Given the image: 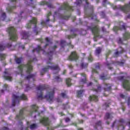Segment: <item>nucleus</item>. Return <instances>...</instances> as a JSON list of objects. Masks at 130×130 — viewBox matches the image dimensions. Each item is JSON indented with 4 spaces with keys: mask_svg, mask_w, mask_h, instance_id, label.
I'll return each instance as SVG.
<instances>
[{
    "mask_svg": "<svg viewBox=\"0 0 130 130\" xmlns=\"http://www.w3.org/2000/svg\"><path fill=\"white\" fill-rule=\"evenodd\" d=\"M61 17L62 18V19H63V20H68V19H69V18H70V16L62 15L61 16Z\"/></svg>",
    "mask_w": 130,
    "mask_h": 130,
    "instance_id": "44",
    "label": "nucleus"
},
{
    "mask_svg": "<svg viewBox=\"0 0 130 130\" xmlns=\"http://www.w3.org/2000/svg\"><path fill=\"white\" fill-rule=\"evenodd\" d=\"M81 68H82V69H86V68H87V67H88V63L82 62L81 64Z\"/></svg>",
    "mask_w": 130,
    "mask_h": 130,
    "instance_id": "38",
    "label": "nucleus"
},
{
    "mask_svg": "<svg viewBox=\"0 0 130 130\" xmlns=\"http://www.w3.org/2000/svg\"><path fill=\"white\" fill-rule=\"evenodd\" d=\"M88 60H89V61H92L93 60V58L92 57V56L91 55H90L88 57Z\"/></svg>",
    "mask_w": 130,
    "mask_h": 130,
    "instance_id": "51",
    "label": "nucleus"
},
{
    "mask_svg": "<svg viewBox=\"0 0 130 130\" xmlns=\"http://www.w3.org/2000/svg\"><path fill=\"white\" fill-rule=\"evenodd\" d=\"M105 91H110V89H111V85L110 84H105V87L104 88Z\"/></svg>",
    "mask_w": 130,
    "mask_h": 130,
    "instance_id": "29",
    "label": "nucleus"
},
{
    "mask_svg": "<svg viewBox=\"0 0 130 130\" xmlns=\"http://www.w3.org/2000/svg\"><path fill=\"white\" fill-rule=\"evenodd\" d=\"M45 89V86L44 85H40L37 87V96L38 100H42L44 98H46L48 101L51 103L53 101V95L54 94V89H52L49 91L48 94L45 95V98L42 95V91Z\"/></svg>",
    "mask_w": 130,
    "mask_h": 130,
    "instance_id": "3",
    "label": "nucleus"
},
{
    "mask_svg": "<svg viewBox=\"0 0 130 130\" xmlns=\"http://www.w3.org/2000/svg\"><path fill=\"white\" fill-rule=\"evenodd\" d=\"M37 58H34L32 60L29 61L27 64H21L18 66V75H21L22 78H24L25 75H24V72L28 75L27 76L25 77L26 80H27L29 81V85H26L25 86V91H28L30 90L32 87H34V84L31 83V82H34L35 80V75L31 74V71H32V64L31 62L33 61H37Z\"/></svg>",
    "mask_w": 130,
    "mask_h": 130,
    "instance_id": "1",
    "label": "nucleus"
},
{
    "mask_svg": "<svg viewBox=\"0 0 130 130\" xmlns=\"http://www.w3.org/2000/svg\"><path fill=\"white\" fill-rule=\"evenodd\" d=\"M37 23V20L36 18H32V20L29 21V23L26 24V28L29 29L31 28V26H34V32L35 35H37L38 32H39V28H37L36 27V24Z\"/></svg>",
    "mask_w": 130,
    "mask_h": 130,
    "instance_id": "7",
    "label": "nucleus"
},
{
    "mask_svg": "<svg viewBox=\"0 0 130 130\" xmlns=\"http://www.w3.org/2000/svg\"><path fill=\"white\" fill-rule=\"evenodd\" d=\"M84 92V90H79L77 92V95L78 97H82L83 93Z\"/></svg>",
    "mask_w": 130,
    "mask_h": 130,
    "instance_id": "32",
    "label": "nucleus"
},
{
    "mask_svg": "<svg viewBox=\"0 0 130 130\" xmlns=\"http://www.w3.org/2000/svg\"><path fill=\"white\" fill-rule=\"evenodd\" d=\"M81 76L84 77L83 79L81 80L82 84H85L86 83V75L85 74H81Z\"/></svg>",
    "mask_w": 130,
    "mask_h": 130,
    "instance_id": "31",
    "label": "nucleus"
},
{
    "mask_svg": "<svg viewBox=\"0 0 130 130\" xmlns=\"http://www.w3.org/2000/svg\"><path fill=\"white\" fill-rule=\"evenodd\" d=\"M3 130H9V128H8V127H4L3 128Z\"/></svg>",
    "mask_w": 130,
    "mask_h": 130,
    "instance_id": "63",
    "label": "nucleus"
},
{
    "mask_svg": "<svg viewBox=\"0 0 130 130\" xmlns=\"http://www.w3.org/2000/svg\"><path fill=\"white\" fill-rule=\"evenodd\" d=\"M7 32L9 34L10 39L12 41H16L18 39L17 34L16 33V29L15 27L11 26L7 29Z\"/></svg>",
    "mask_w": 130,
    "mask_h": 130,
    "instance_id": "8",
    "label": "nucleus"
},
{
    "mask_svg": "<svg viewBox=\"0 0 130 130\" xmlns=\"http://www.w3.org/2000/svg\"><path fill=\"white\" fill-rule=\"evenodd\" d=\"M113 116H112V114H110L109 113H107L106 115H105V118L106 119H111V118H112Z\"/></svg>",
    "mask_w": 130,
    "mask_h": 130,
    "instance_id": "30",
    "label": "nucleus"
},
{
    "mask_svg": "<svg viewBox=\"0 0 130 130\" xmlns=\"http://www.w3.org/2000/svg\"><path fill=\"white\" fill-rule=\"evenodd\" d=\"M106 3H107V0H103V5H105V4H106Z\"/></svg>",
    "mask_w": 130,
    "mask_h": 130,
    "instance_id": "58",
    "label": "nucleus"
},
{
    "mask_svg": "<svg viewBox=\"0 0 130 130\" xmlns=\"http://www.w3.org/2000/svg\"><path fill=\"white\" fill-rule=\"evenodd\" d=\"M63 108L64 109H68V108H70V106L68 104L63 105Z\"/></svg>",
    "mask_w": 130,
    "mask_h": 130,
    "instance_id": "50",
    "label": "nucleus"
},
{
    "mask_svg": "<svg viewBox=\"0 0 130 130\" xmlns=\"http://www.w3.org/2000/svg\"><path fill=\"white\" fill-rule=\"evenodd\" d=\"M124 51V50H123V49H122V48H119L118 51L115 53V57H117L119 53H122Z\"/></svg>",
    "mask_w": 130,
    "mask_h": 130,
    "instance_id": "24",
    "label": "nucleus"
},
{
    "mask_svg": "<svg viewBox=\"0 0 130 130\" xmlns=\"http://www.w3.org/2000/svg\"><path fill=\"white\" fill-rule=\"evenodd\" d=\"M123 40H127L129 38H130V33L127 31H126L125 34L123 35Z\"/></svg>",
    "mask_w": 130,
    "mask_h": 130,
    "instance_id": "25",
    "label": "nucleus"
},
{
    "mask_svg": "<svg viewBox=\"0 0 130 130\" xmlns=\"http://www.w3.org/2000/svg\"><path fill=\"white\" fill-rule=\"evenodd\" d=\"M6 18H7L6 13L3 12L1 15V20H2V21H5V20H6Z\"/></svg>",
    "mask_w": 130,
    "mask_h": 130,
    "instance_id": "33",
    "label": "nucleus"
},
{
    "mask_svg": "<svg viewBox=\"0 0 130 130\" xmlns=\"http://www.w3.org/2000/svg\"><path fill=\"white\" fill-rule=\"evenodd\" d=\"M6 58V54L0 53V58H1V60H3Z\"/></svg>",
    "mask_w": 130,
    "mask_h": 130,
    "instance_id": "40",
    "label": "nucleus"
},
{
    "mask_svg": "<svg viewBox=\"0 0 130 130\" xmlns=\"http://www.w3.org/2000/svg\"><path fill=\"white\" fill-rule=\"evenodd\" d=\"M120 97H121V98H123L124 97V95H123V94H120Z\"/></svg>",
    "mask_w": 130,
    "mask_h": 130,
    "instance_id": "64",
    "label": "nucleus"
},
{
    "mask_svg": "<svg viewBox=\"0 0 130 130\" xmlns=\"http://www.w3.org/2000/svg\"><path fill=\"white\" fill-rule=\"evenodd\" d=\"M35 128H37V124H32L30 126V129L31 130L35 129Z\"/></svg>",
    "mask_w": 130,
    "mask_h": 130,
    "instance_id": "35",
    "label": "nucleus"
},
{
    "mask_svg": "<svg viewBox=\"0 0 130 130\" xmlns=\"http://www.w3.org/2000/svg\"><path fill=\"white\" fill-rule=\"evenodd\" d=\"M21 60H22V59H21V58H17L16 59V63H20Z\"/></svg>",
    "mask_w": 130,
    "mask_h": 130,
    "instance_id": "45",
    "label": "nucleus"
},
{
    "mask_svg": "<svg viewBox=\"0 0 130 130\" xmlns=\"http://www.w3.org/2000/svg\"><path fill=\"white\" fill-rule=\"evenodd\" d=\"M82 4L83 5H85L84 6L85 10L87 9V8H89V3H88V1L87 0L77 1L76 3V5L77 7H81V6H82Z\"/></svg>",
    "mask_w": 130,
    "mask_h": 130,
    "instance_id": "11",
    "label": "nucleus"
},
{
    "mask_svg": "<svg viewBox=\"0 0 130 130\" xmlns=\"http://www.w3.org/2000/svg\"><path fill=\"white\" fill-rule=\"evenodd\" d=\"M101 50H102L101 48H100V47L97 48L95 50V54L96 55H98V54H99L100 53H101Z\"/></svg>",
    "mask_w": 130,
    "mask_h": 130,
    "instance_id": "34",
    "label": "nucleus"
},
{
    "mask_svg": "<svg viewBox=\"0 0 130 130\" xmlns=\"http://www.w3.org/2000/svg\"><path fill=\"white\" fill-rule=\"evenodd\" d=\"M124 124H125L124 120L122 119H121L119 122L118 130H124Z\"/></svg>",
    "mask_w": 130,
    "mask_h": 130,
    "instance_id": "16",
    "label": "nucleus"
},
{
    "mask_svg": "<svg viewBox=\"0 0 130 130\" xmlns=\"http://www.w3.org/2000/svg\"><path fill=\"white\" fill-rule=\"evenodd\" d=\"M119 80L123 81L122 85L124 89L127 91L130 90V83L128 78H126V73H123V75L118 77Z\"/></svg>",
    "mask_w": 130,
    "mask_h": 130,
    "instance_id": "5",
    "label": "nucleus"
},
{
    "mask_svg": "<svg viewBox=\"0 0 130 130\" xmlns=\"http://www.w3.org/2000/svg\"><path fill=\"white\" fill-rule=\"evenodd\" d=\"M15 8H16V7L13 6V7H11V8L7 9V10L8 12H9V13H11L13 9H15Z\"/></svg>",
    "mask_w": 130,
    "mask_h": 130,
    "instance_id": "42",
    "label": "nucleus"
},
{
    "mask_svg": "<svg viewBox=\"0 0 130 130\" xmlns=\"http://www.w3.org/2000/svg\"><path fill=\"white\" fill-rule=\"evenodd\" d=\"M61 95L62 98H68V95H67V94L65 93H62Z\"/></svg>",
    "mask_w": 130,
    "mask_h": 130,
    "instance_id": "49",
    "label": "nucleus"
},
{
    "mask_svg": "<svg viewBox=\"0 0 130 130\" xmlns=\"http://www.w3.org/2000/svg\"><path fill=\"white\" fill-rule=\"evenodd\" d=\"M43 112L42 111L41 112L38 111V107L34 105L31 106V110L30 111L29 115L35 118L36 117V115H39L40 113H42Z\"/></svg>",
    "mask_w": 130,
    "mask_h": 130,
    "instance_id": "10",
    "label": "nucleus"
},
{
    "mask_svg": "<svg viewBox=\"0 0 130 130\" xmlns=\"http://www.w3.org/2000/svg\"><path fill=\"white\" fill-rule=\"evenodd\" d=\"M21 35L22 39H27L29 37V33L28 32L23 31Z\"/></svg>",
    "mask_w": 130,
    "mask_h": 130,
    "instance_id": "23",
    "label": "nucleus"
},
{
    "mask_svg": "<svg viewBox=\"0 0 130 130\" xmlns=\"http://www.w3.org/2000/svg\"><path fill=\"white\" fill-rule=\"evenodd\" d=\"M24 112V110H21L19 113V115H17V119H24V117L23 116V113Z\"/></svg>",
    "mask_w": 130,
    "mask_h": 130,
    "instance_id": "22",
    "label": "nucleus"
},
{
    "mask_svg": "<svg viewBox=\"0 0 130 130\" xmlns=\"http://www.w3.org/2000/svg\"><path fill=\"white\" fill-rule=\"evenodd\" d=\"M100 16L102 18H104L105 17V13L103 12H101L100 13Z\"/></svg>",
    "mask_w": 130,
    "mask_h": 130,
    "instance_id": "48",
    "label": "nucleus"
},
{
    "mask_svg": "<svg viewBox=\"0 0 130 130\" xmlns=\"http://www.w3.org/2000/svg\"><path fill=\"white\" fill-rule=\"evenodd\" d=\"M59 10H66V11H74L73 7L70 6L68 3H64Z\"/></svg>",
    "mask_w": 130,
    "mask_h": 130,
    "instance_id": "13",
    "label": "nucleus"
},
{
    "mask_svg": "<svg viewBox=\"0 0 130 130\" xmlns=\"http://www.w3.org/2000/svg\"><path fill=\"white\" fill-rule=\"evenodd\" d=\"M94 128L96 129H101L102 128V125L101 123V121H99L96 123H95V125H94Z\"/></svg>",
    "mask_w": 130,
    "mask_h": 130,
    "instance_id": "20",
    "label": "nucleus"
},
{
    "mask_svg": "<svg viewBox=\"0 0 130 130\" xmlns=\"http://www.w3.org/2000/svg\"><path fill=\"white\" fill-rule=\"evenodd\" d=\"M46 41L48 42V43H51L50 40H49L48 38H46Z\"/></svg>",
    "mask_w": 130,
    "mask_h": 130,
    "instance_id": "54",
    "label": "nucleus"
},
{
    "mask_svg": "<svg viewBox=\"0 0 130 130\" xmlns=\"http://www.w3.org/2000/svg\"><path fill=\"white\" fill-rule=\"evenodd\" d=\"M4 88L5 89V90H7V89H8V85L7 84H5L4 85Z\"/></svg>",
    "mask_w": 130,
    "mask_h": 130,
    "instance_id": "55",
    "label": "nucleus"
},
{
    "mask_svg": "<svg viewBox=\"0 0 130 130\" xmlns=\"http://www.w3.org/2000/svg\"><path fill=\"white\" fill-rule=\"evenodd\" d=\"M93 91H95V92H99V91H100V90H101V86H98V89H96L95 88H93Z\"/></svg>",
    "mask_w": 130,
    "mask_h": 130,
    "instance_id": "43",
    "label": "nucleus"
},
{
    "mask_svg": "<svg viewBox=\"0 0 130 130\" xmlns=\"http://www.w3.org/2000/svg\"><path fill=\"white\" fill-rule=\"evenodd\" d=\"M40 122L44 124V125H49L50 121L48 119V118L45 117L40 120Z\"/></svg>",
    "mask_w": 130,
    "mask_h": 130,
    "instance_id": "15",
    "label": "nucleus"
},
{
    "mask_svg": "<svg viewBox=\"0 0 130 130\" xmlns=\"http://www.w3.org/2000/svg\"><path fill=\"white\" fill-rule=\"evenodd\" d=\"M103 32H106V29L104 27H102Z\"/></svg>",
    "mask_w": 130,
    "mask_h": 130,
    "instance_id": "62",
    "label": "nucleus"
},
{
    "mask_svg": "<svg viewBox=\"0 0 130 130\" xmlns=\"http://www.w3.org/2000/svg\"><path fill=\"white\" fill-rule=\"evenodd\" d=\"M98 70H100V67L99 66L95 67V69L92 70V73H96L97 74V73H98V71H97Z\"/></svg>",
    "mask_w": 130,
    "mask_h": 130,
    "instance_id": "39",
    "label": "nucleus"
},
{
    "mask_svg": "<svg viewBox=\"0 0 130 130\" xmlns=\"http://www.w3.org/2000/svg\"><path fill=\"white\" fill-rule=\"evenodd\" d=\"M86 17H87L88 18H91V20H94L95 21H97V17L93 13H90V14L86 15Z\"/></svg>",
    "mask_w": 130,
    "mask_h": 130,
    "instance_id": "21",
    "label": "nucleus"
},
{
    "mask_svg": "<svg viewBox=\"0 0 130 130\" xmlns=\"http://www.w3.org/2000/svg\"><path fill=\"white\" fill-rule=\"evenodd\" d=\"M41 6H44V5H46L48 8H52V5L51 4H49L48 2H42L40 3Z\"/></svg>",
    "mask_w": 130,
    "mask_h": 130,
    "instance_id": "26",
    "label": "nucleus"
},
{
    "mask_svg": "<svg viewBox=\"0 0 130 130\" xmlns=\"http://www.w3.org/2000/svg\"><path fill=\"white\" fill-rule=\"evenodd\" d=\"M35 51H37V52H40V51H42L43 53L44 54V52H45V51H44V49H43L40 47V46H38V47L32 50V52H34Z\"/></svg>",
    "mask_w": 130,
    "mask_h": 130,
    "instance_id": "19",
    "label": "nucleus"
},
{
    "mask_svg": "<svg viewBox=\"0 0 130 130\" xmlns=\"http://www.w3.org/2000/svg\"><path fill=\"white\" fill-rule=\"evenodd\" d=\"M22 14H23V12H21L20 13V15H19L18 17L15 18L14 21L16 23V24H18V23H19V22H20L21 21V19L22 18L21 16H22Z\"/></svg>",
    "mask_w": 130,
    "mask_h": 130,
    "instance_id": "27",
    "label": "nucleus"
},
{
    "mask_svg": "<svg viewBox=\"0 0 130 130\" xmlns=\"http://www.w3.org/2000/svg\"><path fill=\"white\" fill-rule=\"evenodd\" d=\"M65 120H66V122H69V121H70V119L69 118H66Z\"/></svg>",
    "mask_w": 130,
    "mask_h": 130,
    "instance_id": "57",
    "label": "nucleus"
},
{
    "mask_svg": "<svg viewBox=\"0 0 130 130\" xmlns=\"http://www.w3.org/2000/svg\"><path fill=\"white\" fill-rule=\"evenodd\" d=\"M56 48V46H54L53 47H50L49 48L50 52L48 53V55L49 56L48 61L47 62V66L43 68L41 71V76H43L46 72H48V70H52L53 71V74H57L59 72V67L57 65L53 66L52 62H51V59H52V55H53V51L54 49Z\"/></svg>",
    "mask_w": 130,
    "mask_h": 130,
    "instance_id": "2",
    "label": "nucleus"
},
{
    "mask_svg": "<svg viewBox=\"0 0 130 130\" xmlns=\"http://www.w3.org/2000/svg\"><path fill=\"white\" fill-rule=\"evenodd\" d=\"M100 79L101 80H106V77H105V76H100Z\"/></svg>",
    "mask_w": 130,
    "mask_h": 130,
    "instance_id": "53",
    "label": "nucleus"
},
{
    "mask_svg": "<svg viewBox=\"0 0 130 130\" xmlns=\"http://www.w3.org/2000/svg\"><path fill=\"white\" fill-rule=\"evenodd\" d=\"M129 103H130V98H129L128 99V103H127L128 106H129Z\"/></svg>",
    "mask_w": 130,
    "mask_h": 130,
    "instance_id": "61",
    "label": "nucleus"
},
{
    "mask_svg": "<svg viewBox=\"0 0 130 130\" xmlns=\"http://www.w3.org/2000/svg\"><path fill=\"white\" fill-rule=\"evenodd\" d=\"M79 59V56L76 52H72L70 56H69L70 60H77Z\"/></svg>",
    "mask_w": 130,
    "mask_h": 130,
    "instance_id": "14",
    "label": "nucleus"
},
{
    "mask_svg": "<svg viewBox=\"0 0 130 130\" xmlns=\"http://www.w3.org/2000/svg\"><path fill=\"white\" fill-rule=\"evenodd\" d=\"M88 29H90L91 32L94 34V41H97L96 38H101V37L99 35V28L97 26H89Z\"/></svg>",
    "mask_w": 130,
    "mask_h": 130,
    "instance_id": "9",
    "label": "nucleus"
},
{
    "mask_svg": "<svg viewBox=\"0 0 130 130\" xmlns=\"http://www.w3.org/2000/svg\"><path fill=\"white\" fill-rule=\"evenodd\" d=\"M4 78L5 79V80H7L8 81H12V76H11V74H10L9 69L6 70L4 72Z\"/></svg>",
    "mask_w": 130,
    "mask_h": 130,
    "instance_id": "12",
    "label": "nucleus"
},
{
    "mask_svg": "<svg viewBox=\"0 0 130 130\" xmlns=\"http://www.w3.org/2000/svg\"><path fill=\"white\" fill-rule=\"evenodd\" d=\"M12 106L18 104L20 100H26L27 96L25 94L20 95L19 93H14L12 96Z\"/></svg>",
    "mask_w": 130,
    "mask_h": 130,
    "instance_id": "4",
    "label": "nucleus"
},
{
    "mask_svg": "<svg viewBox=\"0 0 130 130\" xmlns=\"http://www.w3.org/2000/svg\"><path fill=\"white\" fill-rule=\"evenodd\" d=\"M71 80L70 78H68L66 79V84L68 87H70L71 86Z\"/></svg>",
    "mask_w": 130,
    "mask_h": 130,
    "instance_id": "37",
    "label": "nucleus"
},
{
    "mask_svg": "<svg viewBox=\"0 0 130 130\" xmlns=\"http://www.w3.org/2000/svg\"><path fill=\"white\" fill-rule=\"evenodd\" d=\"M56 127H52L51 126H49L47 127L48 129L47 130H53L54 128H55Z\"/></svg>",
    "mask_w": 130,
    "mask_h": 130,
    "instance_id": "47",
    "label": "nucleus"
},
{
    "mask_svg": "<svg viewBox=\"0 0 130 130\" xmlns=\"http://www.w3.org/2000/svg\"><path fill=\"white\" fill-rule=\"evenodd\" d=\"M19 47L22 48V49H24V48H25V47L24 46V45H18Z\"/></svg>",
    "mask_w": 130,
    "mask_h": 130,
    "instance_id": "59",
    "label": "nucleus"
},
{
    "mask_svg": "<svg viewBox=\"0 0 130 130\" xmlns=\"http://www.w3.org/2000/svg\"><path fill=\"white\" fill-rule=\"evenodd\" d=\"M89 100L90 101H95L96 102L98 101V97L96 95L90 96Z\"/></svg>",
    "mask_w": 130,
    "mask_h": 130,
    "instance_id": "28",
    "label": "nucleus"
},
{
    "mask_svg": "<svg viewBox=\"0 0 130 130\" xmlns=\"http://www.w3.org/2000/svg\"><path fill=\"white\" fill-rule=\"evenodd\" d=\"M113 63L114 64H118L119 66H123V63L122 62L117 61V62H113Z\"/></svg>",
    "mask_w": 130,
    "mask_h": 130,
    "instance_id": "41",
    "label": "nucleus"
},
{
    "mask_svg": "<svg viewBox=\"0 0 130 130\" xmlns=\"http://www.w3.org/2000/svg\"><path fill=\"white\" fill-rule=\"evenodd\" d=\"M60 44H61V46L62 47H63V46L66 45V41H64V40L61 41Z\"/></svg>",
    "mask_w": 130,
    "mask_h": 130,
    "instance_id": "46",
    "label": "nucleus"
},
{
    "mask_svg": "<svg viewBox=\"0 0 130 130\" xmlns=\"http://www.w3.org/2000/svg\"><path fill=\"white\" fill-rule=\"evenodd\" d=\"M46 25V22L45 21H43L41 23V26H45Z\"/></svg>",
    "mask_w": 130,
    "mask_h": 130,
    "instance_id": "52",
    "label": "nucleus"
},
{
    "mask_svg": "<svg viewBox=\"0 0 130 130\" xmlns=\"http://www.w3.org/2000/svg\"><path fill=\"white\" fill-rule=\"evenodd\" d=\"M12 47V44H9L7 46H6V44H0V51H3V50H5L6 49V47H8V48H10V47Z\"/></svg>",
    "mask_w": 130,
    "mask_h": 130,
    "instance_id": "17",
    "label": "nucleus"
},
{
    "mask_svg": "<svg viewBox=\"0 0 130 130\" xmlns=\"http://www.w3.org/2000/svg\"><path fill=\"white\" fill-rule=\"evenodd\" d=\"M118 43L122 44V40L121 39H119Z\"/></svg>",
    "mask_w": 130,
    "mask_h": 130,
    "instance_id": "56",
    "label": "nucleus"
},
{
    "mask_svg": "<svg viewBox=\"0 0 130 130\" xmlns=\"http://www.w3.org/2000/svg\"><path fill=\"white\" fill-rule=\"evenodd\" d=\"M57 102H61V100H60V98H58L56 99Z\"/></svg>",
    "mask_w": 130,
    "mask_h": 130,
    "instance_id": "60",
    "label": "nucleus"
},
{
    "mask_svg": "<svg viewBox=\"0 0 130 130\" xmlns=\"http://www.w3.org/2000/svg\"><path fill=\"white\" fill-rule=\"evenodd\" d=\"M112 7L113 10H120L123 13L127 14L128 12H130V2H129L128 4H126L124 6H121L120 5L116 6L114 5H112Z\"/></svg>",
    "mask_w": 130,
    "mask_h": 130,
    "instance_id": "6",
    "label": "nucleus"
},
{
    "mask_svg": "<svg viewBox=\"0 0 130 130\" xmlns=\"http://www.w3.org/2000/svg\"><path fill=\"white\" fill-rule=\"evenodd\" d=\"M54 79L56 81V82H61L62 81V79H61L59 76H56Z\"/></svg>",
    "mask_w": 130,
    "mask_h": 130,
    "instance_id": "36",
    "label": "nucleus"
},
{
    "mask_svg": "<svg viewBox=\"0 0 130 130\" xmlns=\"http://www.w3.org/2000/svg\"><path fill=\"white\" fill-rule=\"evenodd\" d=\"M125 23H123V24L121 25V27H118V26H115L113 28V30L115 32H116L118 30H122L123 29L124 30H125Z\"/></svg>",
    "mask_w": 130,
    "mask_h": 130,
    "instance_id": "18",
    "label": "nucleus"
}]
</instances>
